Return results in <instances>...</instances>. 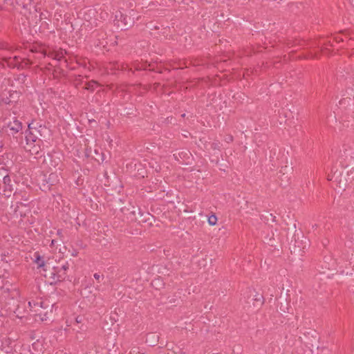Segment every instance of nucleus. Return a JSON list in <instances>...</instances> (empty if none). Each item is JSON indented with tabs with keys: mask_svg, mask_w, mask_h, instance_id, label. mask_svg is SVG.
<instances>
[{
	"mask_svg": "<svg viewBox=\"0 0 354 354\" xmlns=\"http://www.w3.org/2000/svg\"><path fill=\"white\" fill-rule=\"evenodd\" d=\"M218 218L214 213H212L207 218V222L210 225H215L217 223Z\"/></svg>",
	"mask_w": 354,
	"mask_h": 354,
	"instance_id": "37",
	"label": "nucleus"
},
{
	"mask_svg": "<svg viewBox=\"0 0 354 354\" xmlns=\"http://www.w3.org/2000/svg\"><path fill=\"white\" fill-rule=\"evenodd\" d=\"M47 131L46 125L41 121L36 119H32L30 122L28 123V127L25 130L29 134H35L39 138L44 139L45 138V133Z\"/></svg>",
	"mask_w": 354,
	"mask_h": 354,
	"instance_id": "12",
	"label": "nucleus"
},
{
	"mask_svg": "<svg viewBox=\"0 0 354 354\" xmlns=\"http://www.w3.org/2000/svg\"><path fill=\"white\" fill-rule=\"evenodd\" d=\"M77 64L79 66H82L84 68H88L90 70V68L88 66V65H90L89 61L87 59L80 58L77 60Z\"/></svg>",
	"mask_w": 354,
	"mask_h": 354,
	"instance_id": "35",
	"label": "nucleus"
},
{
	"mask_svg": "<svg viewBox=\"0 0 354 354\" xmlns=\"http://www.w3.org/2000/svg\"><path fill=\"white\" fill-rule=\"evenodd\" d=\"M24 138L26 145L24 146V150L29 153L30 155H35L41 156L42 148L41 146L44 145V140L41 138L37 137L35 134H29L24 131Z\"/></svg>",
	"mask_w": 354,
	"mask_h": 354,
	"instance_id": "6",
	"label": "nucleus"
},
{
	"mask_svg": "<svg viewBox=\"0 0 354 354\" xmlns=\"http://www.w3.org/2000/svg\"><path fill=\"white\" fill-rule=\"evenodd\" d=\"M30 315L32 316L36 322L46 321L48 319L49 314L52 313V307L50 308L46 302L41 299L32 300L28 303Z\"/></svg>",
	"mask_w": 354,
	"mask_h": 354,
	"instance_id": "5",
	"label": "nucleus"
},
{
	"mask_svg": "<svg viewBox=\"0 0 354 354\" xmlns=\"http://www.w3.org/2000/svg\"><path fill=\"white\" fill-rule=\"evenodd\" d=\"M71 209H72V208H71V207H69V206H64L62 207V214L67 213L68 211H70Z\"/></svg>",
	"mask_w": 354,
	"mask_h": 354,
	"instance_id": "49",
	"label": "nucleus"
},
{
	"mask_svg": "<svg viewBox=\"0 0 354 354\" xmlns=\"http://www.w3.org/2000/svg\"><path fill=\"white\" fill-rule=\"evenodd\" d=\"M84 154H85V156L86 158H91L92 156V149L91 147H86L85 148V151H84Z\"/></svg>",
	"mask_w": 354,
	"mask_h": 354,
	"instance_id": "42",
	"label": "nucleus"
},
{
	"mask_svg": "<svg viewBox=\"0 0 354 354\" xmlns=\"http://www.w3.org/2000/svg\"><path fill=\"white\" fill-rule=\"evenodd\" d=\"M50 21H42L41 24V26L40 27L41 28H43L44 30H48L49 29V26H50Z\"/></svg>",
	"mask_w": 354,
	"mask_h": 354,
	"instance_id": "43",
	"label": "nucleus"
},
{
	"mask_svg": "<svg viewBox=\"0 0 354 354\" xmlns=\"http://www.w3.org/2000/svg\"><path fill=\"white\" fill-rule=\"evenodd\" d=\"M84 318L82 316H77L75 317V324H82L83 323Z\"/></svg>",
	"mask_w": 354,
	"mask_h": 354,
	"instance_id": "46",
	"label": "nucleus"
},
{
	"mask_svg": "<svg viewBox=\"0 0 354 354\" xmlns=\"http://www.w3.org/2000/svg\"><path fill=\"white\" fill-rule=\"evenodd\" d=\"M335 39V43H339L340 41H343V39L339 37H333Z\"/></svg>",
	"mask_w": 354,
	"mask_h": 354,
	"instance_id": "51",
	"label": "nucleus"
},
{
	"mask_svg": "<svg viewBox=\"0 0 354 354\" xmlns=\"http://www.w3.org/2000/svg\"><path fill=\"white\" fill-rule=\"evenodd\" d=\"M100 86V84L95 80H91L87 82H86L84 86V89H86L89 91H94L98 86Z\"/></svg>",
	"mask_w": 354,
	"mask_h": 354,
	"instance_id": "28",
	"label": "nucleus"
},
{
	"mask_svg": "<svg viewBox=\"0 0 354 354\" xmlns=\"http://www.w3.org/2000/svg\"><path fill=\"white\" fill-rule=\"evenodd\" d=\"M140 18L138 12L133 9H122L115 12L113 24L120 30H127L132 28L136 20Z\"/></svg>",
	"mask_w": 354,
	"mask_h": 354,
	"instance_id": "4",
	"label": "nucleus"
},
{
	"mask_svg": "<svg viewBox=\"0 0 354 354\" xmlns=\"http://www.w3.org/2000/svg\"><path fill=\"white\" fill-rule=\"evenodd\" d=\"M108 15H108V13H107V12H104V13L103 14V15L101 17V18H102V19H105V18H107V17H108Z\"/></svg>",
	"mask_w": 354,
	"mask_h": 354,
	"instance_id": "56",
	"label": "nucleus"
},
{
	"mask_svg": "<svg viewBox=\"0 0 354 354\" xmlns=\"http://www.w3.org/2000/svg\"><path fill=\"white\" fill-rule=\"evenodd\" d=\"M64 155L62 153L52 151L48 152L46 156H44V163L46 162L50 169L52 167L62 170L63 168V159Z\"/></svg>",
	"mask_w": 354,
	"mask_h": 354,
	"instance_id": "13",
	"label": "nucleus"
},
{
	"mask_svg": "<svg viewBox=\"0 0 354 354\" xmlns=\"http://www.w3.org/2000/svg\"><path fill=\"white\" fill-rule=\"evenodd\" d=\"M75 183L77 186H80L84 183V178L81 175H80L77 180H75Z\"/></svg>",
	"mask_w": 354,
	"mask_h": 354,
	"instance_id": "45",
	"label": "nucleus"
},
{
	"mask_svg": "<svg viewBox=\"0 0 354 354\" xmlns=\"http://www.w3.org/2000/svg\"><path fill=\"white\" fill-rule=\"evenodd\" d=\"M138 210V206L133 205L131 203H129L127 206L122 205V207H120V212L117 214V216H118L119 218H122L123 221L134 223L136 221V216Z\"/></svg>",
	"mask_w": 354,
	"mask_h": 354,
	"instance_id": "10",
	"label": "nucleus"
},
{
	"mask_svg": "<svg viewBox=\"0 0 354 354\" xmlns=\"http://www.w3.org/2000/svg\"><path fill=\"white\" fill-rule=\"evenodd\" d=\"M212 162H214L215 165H219V159L217 158L216 159H212L210 160Z\"/></svg>",
	"mask_w": 354,
	"mask_h": 354,
	"instance_id": "54",
	"label": "nucleus"
},
{
	"mask_svg": "<svg viewBox=\"0 0 354 354\" xmlns=\"http://www.w3.org/2000/svg\"><path fill=\"white\" fill-rule=\"evenodd\" d=\"M94 153L96 156L92 155L91 158L95 160L98 164H101L104 162V154L102 152H100L98 149H95Z\"/></svg>",
	"mask_w": 354,
	"mask_h": 354,
	"instance_id": "31",
	"label": "nucleus"
},
{
	"mask_svg": "<svg viewBox=\"0 0 354 354\" xmlns=\"http://www.w3.org/2000/svg\"><path fill=\"white\" fill-rule=\"evenodd\" d=\"M343 156H344V162H342V166L344 167H350L354 168V153H344Z\"/></svg>",
	"mask_w": 354,
	"mask_h": 354,
	"instance_id": "22",
	"label": "nucleus"
},
{
	"mask_svg": "<svg viewBox=\"0 0 354 354\" xmlns=\"http://www.w3.org/2000/svg\"><path fill=\"white\" fill-rule=\"evenodd\" d=\"M111 71H114L112 73L115 74L116 71H127L129 75H134L136 71H149L158 73H162L160 66L156 62H149L147 61H135L132 63V66L129 67L127 64L120 62H113L109 63Z\"/></svg>",
	"mask_w": 354,
	"mask_h": 354,
	"instance_id": "2",
	"label": "nucleus"
},
{
	"mask_svg": "<svg viewBox=\"0 0 354 354\" xmlns=\"http://www.w3.org/2000/svg\"><path fill=\"white\" fill-rule=\"evenodd\" d=\"M173 156L180 164L185 165H190L192 159V154L187 149L174 153Z\"/></svg>",
	"mask_w": 354,
	"mask_h": 354,
	"instance_id": "17",
	"label": "nucleus"
},
{
	"mask_svg": "<svg viewBox=\"0 0 354 354\" xmlns=\"http://www.w3.org/2000/svg\"><path fill=\"white\" fill-rule=\"evenodd\" d=\"M281 236H285L286 239L280 240L281 243H306V238L304 236L301 230L287 229L281 233Z\"/></svg>",
	"mask_w": 354,
	"mask_h": 354,
	"instance_id": "8",
	"label": "nucleus"
},
{
	"mask_svg": "<svg viewBox=\"0 0 354 354\" xmlns=\"http://www.w3.org/2000/svg\"><path fill=\"white\" fill-rule=\"evenodd\" d=\"M3 128L6 129L7 134L14 139H18L17 135L23 134V124L18 120V115H13L12 119L5 122Z\"/></svg>",
	"mask_w": 354,
	"mask_h": 354,
	"instance_id": "9",
	"label": "nucleus"
},
{
	"mask_svg": "<svg viewBox=\"0 0 354 354\" xmlns=\"http://www.w3.org/2000/svg\"><path fill=\"white\" fill-rule=\"evenodd\" d=\"M185 234H186L187 236H188V235H189V234L187 233V232H185Z\"/></svg>",
	"mask_w": 354,
	"mask_h": 354,
	"instance_id": "63",
	"label": "nucleus"
},
{
	"mask_svg": "<svg viewBox=\"0 0 354 354\" xmlns=\"http://www.w3.org/2000/svg\"><path fill=\"white\" fill-rule=\"evenodd\" d=\"M138 354H145V353H141V352L140 351V353H138Z\"/></svg>",
	"mask_w": 354,
	"mask_h": 354,
	"instance_id": "64",
	"label": "nucleus"
},
{
	"mask_svg": "<svg viewBox=\"0 0 354 354\" xmlns=\"http://www.w3.org/2000/svg\"><path fill=\"white\" fill-rule=\"evenodd\" d=\"M12 286L8 281L0 275V288L3 290V292H11L12 297H17L19 296V292L16 288H10Z\"/></svg>",
	"mask_w": 354,
	"mask_h": 354,
	"instance_id": "19",
	"label": "nucleus"
},
{
	"mask_svg": "<svg viewBox=\"0 0 354 354\" xmlns=\"http://www.w3.org/2000/svg\"><path fill=\"white\" fill-rule=\"evenodd\" d=\"M68 263H66L62 266L53 267V272L51 273L52 278L56 281H62L67 277V270H68Z\"/></svg>",
	"mask_w": 354,
	"mask_h": 354,
	"instance_id": "15",
	"label": "nucleus"
},
{
	"mask_svg": "<svg viewBox=\"0 0 354 354\" xmlns=\"http://www.w3.org/2000/svg\"><path fill=\"white\" fill-rule=\"evenodd\" d=\"M96 12L97 11L95 8H89L86 12H84V19L88 21H91L92 16H95Z\"/></svg>",
	"mask_w": 354,
	"mask_h": 354,
	"instance_id": "34",
	"label": "nucleus"
},
{
	"mask_svg": "<svg viewBox=\"0 0 354 354\" xmlns=\"http://www.w3.org/2000/svg\"><path fill=\"white\" fill-rule=\"evenodd\" d=\"M3 184V195L7 197L10 196L12 192H13V184L11 180L10 174L7 176L5 178L2 180Z\"/></svg>",
	"mask_w": 354,
	"mask_h": 354,
	"instance_id": "21",
	"label": "nucleus"
},
{
	"mask_svg": "<svg viewBox=\"0 0 354 354\" xmlns=\"http://www.w3.org/2000/svg\"><path fill=\"white\" fill-rule=\"evenodd\" d=\"M52 74L53 75L54 79H58L61 77H66V72L61 68H57L53 70Z\"/></svg>",
	"mask_w": 354,
	"mask_h": 354,
	"instance_id": "30",
	"label": "nucleus"
},
{
	"mask_svg": "<svg viewBox=\"0 0 354 354\" xmlns=\"http://www.w3.org/2000/svg\"><path fill=\"white\" fill-rule=\"evenodd\" d=\"M84 328L83 327V324H82L81 326L78 327L77 332H79L80 330H84Z\"/></svg>",
	"mask_w": 354,
	"mask_h": 354,
	"instance_id": "57",
	"label": "nucleus"
},
{
	"mask_svg": "<svg viewBox=\"0 0 354 354\" xmlns=\"http://www.w3.org/2000/svg\"><path fill=\"white\" fill-rule=\"evenodd\" d=\"M62 218L66 223H72V220H75L77 218V214L74 208H72L71 210L68 211L67 213L62 214Z\"/></svg>",
	"mask_w": 354,
	"mask_h": 354,
	"instance_id": "25",
	"label": "nucleus"
},
{
	"mask_svg": "<svg viewBox=\"0 0 354 354\" xmlns=\"http://www.w3.org/2000/svg\"><path fill=\"white\" fill-rule=\"evenodd\" d=\"M39 13V20L41 21L43 19H47L48 21H51L50 19V14L48 10H45L44 12H38Z\"/></svg>",
	"mask_w": 354,
	"mask_h": 354,
	"instance_id": "36",
	"label": "nucleus"
},
{
	"mask_svg": "<svg viewBox=\"0 0 354 354\" xmlns=\"http://www.w3.org/2000/svg\"><path fill=\"white\" fill-rule=\"evenodd\" d=\"M22 95L19 90L6 88L0 93V104L10 111V115H19L23 104L21 100Z\"/></svg>",
	"mask_w": 354,
	"mask_h": 354,
	"instance_id": "3",
	"label": "nucleus"
},
{
	"mask_svg": "<svg viewBox=\"0 0 354 354\" xmlns=\"http://www.w3.org/2000/svg\"><path fill=\"white\" fill-rule=\"evenodd\" d=\"M354 153V140H348L343 145V153Z\"/></svg>",
	"mask_w": 354,
	"mask_h": 354,
	"instance_id": "27",
	"label": "nucleus"
},
{
	"mask_svg": "<svg viewBox=\"0 0 354 354\" xmlns=\"http://www.w3.org/2000/svg\"><path fill=\"white\" fill-rule=\"evenodd\" d=\"M30 50L32 53H36L37 54V58L41 59V57L45 58L46 56L48 57H51L57 61H62L64 59V62H66L67 60L65 59V55L67 54L66 50L60 48L58 51L56 52H49L47 53L46 50L43 48L41 46L32 47Z\"/></svg>",
	"mask_w": 354,
	"mask_h": 354,
	"instance_id": "11",
	"label": "nucleus"
},
{
	"mask_svg": "<svg viewBox=\"0 0 354 354\" xmlns=\"http://www.w3.org/2000/svg\"><path fill=\"white\" fill-rule=\"evenodd\" d=\"M174 354H187V353L182 351L181 349H179V353L174 352Z\"/></svg>",
	"mask_w": 354,
	"mask_h": 354,
	"instance_id": "55",
	"label": "nucleus"
},
{
	"mask_svg": "<svg viewBox=\"0 0 354 354\" xmlns=\"http://www.w3.org/2000/svg\"><path fill=\"white\" fill-rule=\"evenodd\" d=\"M35 214L37 215L38 214V212L37 211H34L33 212Z\"/></svg>",
	"mask_w": 354,
	"mask_h": 354,
	"instance_id": "62",
	"label": "nucleus"
},
{
	"mask_svg": "<svg viewBox=\"0 0 354 354\" xmlns=\"http://www.w3.org/2000/svg\"><path fill=\"white\" fill-rule=\"evenodd\" d=\"M224 140L227 142V143H231L234 141V137L233 136H232L231 134H227Z\"/></svg>",
	"mask_w": 354,
	"mask_h": 354,
	"instance_id": "44",
	"label": "nucleus"
},
{
	"mask_svg": "<svg viewBox=\"0 0 354 354\" xmlns=\"http://www.w3.org/2000/svg\"><path fill=\"white\" fill-rule=\"evenodd\" d=\"M260 218L261 221L265 223L266 225L271 226V227L279 225L277 217L269 211H265L262 214H261Z\"/></svg>",
	"mask_w": 354,
	"mask_h": 354,
	"instance_id": "18",
	"label": "nucleus"
},
{
	"mask_svg": "<svg viewBox=\"0 0 354 354\" xmlns=\"http://www.w3.org/2000/svg\"><path fill=\"white\" fill-rule=\"evenodd\" d=\"M140 353V351H139V348L138 347H133L131 351H130V353L129 354H138Z\"/></svg>",
	"mask_w": 354,
	"mask_h": 354,
	"instance_id": "47",
	"label": "nucleus"
},
{
	"mask_svg": "<svg viewBox=\"0 0 354 354\" xmlns=\"http://www.w3.org/2000/svg\"><path fill=\"white\" fill-rule=\"evenodd\" d=\"M57 234L61 238L63 236V230L61 229L57 230Z\"/></svg>",
	"mask_w": 354,
	"mask_h": 354,
	"instance_id": "53",
	"label": "nucleus"
},
{
	"mask_svg": "<svg viewBox=\"0 0 354 354\" xmlns=\"http://www.w3.org/2000/svg\"><path fill=\"white\" fill-rule=\"evenodd\" d=\"M221 146L222 145L219 140H215L214 142L210 143V148L212 150H218L221 151Z\"/></svg>",
	"mask_w": 354,
	"mask_h": 354,
	"instance_id": "38",
	"label": "nucleus"
},
{
	"mask_svg": "<svg viewBox=\"0 0 354 354\" xmlns=\"http://www.w3.org/2000/svg\"><path fill=\"white\" fill-rule=\"evenodd\" d=\"M44 181H46L48 189H50L52 186L56 185L59 183V178L56 172H51Z\"/></svg>",
	"mask_w": 354,
	"mask_h": 354,
	"instance_id": "23",
	"label": "nucleus"
},
{
	"mask_svg": "<svg viewBox=\"0 0 354 354\" xmlns=\"http://www.w3.org/2000/svg\"><path fill=\"white\" fill-rule=\"evenodd\" d=\"M19 66H18V69H25L28 68L32 64H33V62L28 58H21L20 57Z\"/></svg>",
	"mask_w": 354,
	"mask_h": 354,
	"instance_id": "26",
	"label": "nucleus"
},
{
	"mask_svg": "<svg viewBox=\"0 0 354 354\" xmlns=\"http://www.w3.org/2000/svg\"><path fill=\"white\" fill-rule=\"evenodd\" d=\"M9 219L12 223L17 224L21 228H27L35 223L37 218L32 214L28 205L17 202L15 205L10 207Z\"/></svg>",
	"mask_w": 354,
	"mask_h": 354,
	"instance_id": "1",
	"label": "nucleus"
},
{
	"mask_svg": "<svg viewBox=\"0 0 354 354\" xmlns=\"http://www.w3.org/2000/svg\"><path fill=\"white\" fill-rule=\"evenodd\" d=\"M3 62H4L3 61V59H1L0 58V64H1L2 66H4V63H3Z\"/></svg>",
	"mask_w": 354,
	"mask_h": 354,
	"instance_id": "59",
	"label": "nucleus"
},
{
	"mask_svg": "<svg viewBox=\"0 0 354 354\" xmlns=\"http://www.w3.org/2000/svg\"><path fill=\"white\" fill-rule=\"evenodd\" d=\"M304 248L302 247V245H292V247L289 248V250H290V252L292 254H299V255L301 256L302 255L301 251H302V249H304Z\"/></svg>",
	"mask_w": 354,
	"mask_h": 354,
	"instance_id": "33",
	"label": "nucleus"
},
{
	"mask_svg": "<svg viewBox=\"0 0 354 354\" xmlns=\"http://www.w3.org/2000/svg\"><path fill=\"white\" fill-rule=\"evenodd\" d=\"M16 3L25 16L30 15L32 11L40 12L38 0H16Z\"/></svg>",
	"mask_w": 354,
	"mask_h": 354,
	"instance_id": "14",
	"label": "nucleus"
},
{
	"mask_svg": "<svg viewBox=\"0 0 354 354\" xmlns=\"http://www.w3.org/2000/svg\"><path fill=\"white\" fill-rule=\"evenodd\" d=\"M52 64L48 63L47 65H45L44 67H40V70L44 73H51L53 71L51 69Z\"/></svg>",
	"mask_w": 354,
	"mask_h": 354,
	"instance_id": "40",
	"label": "nucleus"
},
{
	"mask_svg": "<svg viewBox=\"0 0 354 354\" xmlns=\"http://www.w3.org/2000/svg\"><path fill=\"white\" fill-rule=\"evenodd\" d=\"M35 262L37 263L39 267H42L44 266V261L43 259L41 258V257L37 254L35 253Z\"/></svg>",
	"mask_w": 354,
	"mask_h": 354,
	"instance_id": "39",
	"label": "nucleus"
},
{
	"mask_svg": "<svg viewBox=\"0 0 354 354\" xmlns=\"http://www.w3.org/2000/svg\"><path fill=\"white\" fill-rule=\"evenodd\" d=\"M246 306L245 308L261 306L264 303V298L262 294L257 292L254 289L248 288L243 295Z\"/></svg>",
	"mask_w": 354,
	"mask_h": 354,
	"instance_id": "7",
	"label": "nucleus"
},
{
	"mask_svg": "<svg viewBox=\"0 0 354 354\" xmlns=\"http://www.w3.org/2000/svg\"><path fill=\"white\" fill-rule=\"evenodd\" d=\"M94 278L97 280V281H100V279H104V276L103 275H100V274L98 273H95L94 275H93Z\"/></svg>",
	"mask_w": 354,
	"mask_h": 354,
	"instance_id": "50",
	"label": "nucleus"
},
{
	"mask_svg": "<svg viewBox=\"0 0 354 354\" xmlns=\"http://www.w3.org/2000/svg\"><path fill=\"white\" fill-rule=\"evenodd\" d=\"M10 170L6 167L5 164L0 163V181L10 174Z\"/></svg>",
	"mask_w": 354,
	"mask_h": 354,
	"instance_id": "32",
	"label": "nucleus"
},
{
	"mask_svg": "<svg viewBox=\"0 0 354 354\" xmlns=\"http://www.w3.org/2000/svg\"><path fill=\"white\" fill-rule=\"evenodd\" d=\"M19 56H14L12 57H3V61L6 63L8 66L11 68H17L18 69V66H19L20 61Z\"/></svg>",
	"mask_w": 354,
	"mask_h": 354,
	"instance_id": "24",
	"label": "nucleus"
},
{
	"mask_svg": "<svg viewBox=\"0 0 354 354\" xmlns=\"http://www.w3.org/2000/svg\"><path fill=\"white\" fill-rule=\"evenodd\" d=\"M151 335H152L153 337H156V338L158 337V336L157 335L154 334V333H151Z\"/></svg>",
	"mask_w": 354,
	"mask_h": 354,
	"instance_id": "58",
	"label": "nucleus"
},
{
	"mask_svg": "<svg viewBox=\"0 0 354 354\" xmlns=\"http://www.w3.org/2000/svg\"><path fill=\"white\" fill-rule=\"evenodd\" d=\"M156 218L153 215L149 212H142L139 207L136 216V221L139 224H146L147 226L151 227Z\"/></svg>",
	"mask_w": 354,
	"mask_h": 354,
	"instance_id": "16",
	"label": "nucleus"
},
{
	"mask_svg": "<svg viewBox=\"0 0 354 354\" xmlns=\"http://www.w3.org/2000/svg\"><path fill=\"white\" fill-rule=\"evenodd\" d=\"M229 167V165L225 164V165H220V167H219V169L221 171H225L227 169H228Z\"/></svg>",
	"mask_w": 354,
	"mask_h": 354,
	"instance_id": "48",
	"label": "nucleus"
},
{
	"mask_svg": "<svg viewBox=\"0 0 354 354\" xmlns=\"http://www.w3.org/2000/svg\"><path fill=\"white\" fill-rule=\"evenodd\" d=\"M123 202L121 199H113L111 200L107 203V208L113 212V214L117 215L118 212H120V207H122ZM115 217H118L115 216Z\"/></svg>",
	"mask_w": 354,
	"mask_h": 354,
	"instance_id": "20",
	"label": "nucleus"
},
{
	"mask_svg": "<svg viewBox=\"0 0 354 354\" xmlns=\"http://www.w3.org/2000/svg\"><path fill=\"white\" fill-rule=\"evenodd\" d=\"M14 80L8 79V84L10 86H14Z\"/></svg>",
	"mask_w": 354,
	"mask_h": 354,
	"instance_id": "52",
	"label": "nucleus"
},
{
	"mask_svg": "<svg viewBox=\"0 0 354 354\" xmlns=\"http://www.w3.org/2000/svg\"><path fill=\"white\" fill-rule=\"evenodd\" d=\"M332 179H333V178H330V175H328V180H332Z\"/></svg>",
	"mask_w": 354,
	"mask_h": 354,
	"instance_id": "60",
	"label": "nucleus"
},
{
	"mask_svg": "<svg viewBox=\"0 0 354 354\" xmlns=\"http://www.w3.org/2000/svg\"><path fill=\"white\" fill-rule=\"evenodd\" d=\"M326 46H335V39L328 38L327 39L323 44Z\"/></svg>",
	"mask_w": 354,
	"mask_h": 354,
	"instance_id": "41",
	"label": "nucleus"
},
{
	"mask_svg": "<svg viewBox=\"0 0 354 354\" xmlns=\"http://www.w3.org/2000/svg\"><path fill=\"white\" fill-rule=\"evenodd\" d=\"M27 77L28 75L25 73L15 74L13 75V79L15 82H17L21 84H24L27 80Z\"/></svg>",
	"mask_w": 354,
	"mask_h": 354,
	"instance_id": "29",
	"label": "nucleus"
},
{
	"mask_svg": "<svg viewBox=\"0 0 354 354\" xmlns=\"http://www.w3.org/2000/svg\"><path fill=\"white\" fill-rule=\"evenodd\" d=\"M55 243V241L54 239H52L50 243L54 244Z\"/></svg>",
	"mask_w": 354,
	"mask_h": 354,
	"instance_id": "61",
	"label": "nucleus"
}]
</instances>
